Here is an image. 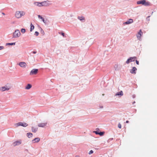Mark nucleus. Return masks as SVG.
I'll use <instances>...</instances> for the list:
<instances>
[{
	"instance_id": "nucleus-9",
	"label": "nucleus",
	"mask_w": 157,
	"mask_h": 157,
	"mask_svg": "<svg viewBox=\"0 0 157 157\" xmlns=\"http://www.w3.org/2000/svg\"><path fill=\"white\" fill-rule=\"evenodd\" d=\"M21 140H17L13 143V145L14 146H16L20 145L21 144Z\"/></svg>"
},
{
	"instance_id": "nucleus-48",
	"label": "nucleus",
	"mask_w": 157,
	"mask_h": 157,
	"mask_svg": "<svg viewBox=\"0 0 157 157\" xmlns=\"http://www.w3.org/2000/svg\"><path fill=\"white\" fill-rule=\"evenodd\" d=\"M150 17V16H148L147 17Z\"/></svg>"
},
{
	"instance_id": "nucleus-35",
	"label": "nucleus",
	"mask_w": 157,
	"mask_h": 157,
	"mask_svg": "<svg viewBox=\"0 0 157 157\" xmlns=\"http://www.w3.org/2000/svg\"><path fill=\"white\" fill-rule=\"evenodd\" d=\"M38 18H39V19H40V18L42 17L40 15H38Z\"/></svg>"
},
{
	"instance_id": "nucleus-15",
	"label": "nucleus",
	"mask_w": 157,
	"mask_h": 157,
	"mask_svg": "<svg viewBox=\"0 0 157 157\" xmlns=\"http://www.w3.org/2000/svg\"><path fill=\"white\" fill-rule=\"evenodd\" d=\"M40 139L39 137L36 138L32 141L33 143H37L40 141Z\"/></svg>"
},
{
	"instance_id": "nucleus-11",
	"label": "nucleus",
	"mask_w": 157,
	"mask_h": 157,
	"mask_svg": "<svg viewBox=\"0 0 157 157\" xmlns=\"http://www.w3.org/2000/svg\"><path fill=\"white\" fill-rule=\"evenodd\" d=\"M133 22V20L132 19H130L124 22V24L128 25Z\"/></svg>"
},
{
	"instance_id": "nucleus-47",
	"label": "nucleus",
	"mask_w": 157,
	"mask_h": 157,
	"mask_svg": "<svg viewBox=\"0 0 157 157\" xmlns=\"http://www.w3.org/2000/svg\"><path fill=\"white\" fill-rule=\"evenodd\" d=\"M26 150L27 151H28V150H27V149H26Z\"/></svg>"
},
{
	"instance_id": "nucleus-31",
	"label": "nucleus",
	"mask_w": 157,
	"mask_h": 157,
	"mask_svg": "<svg viewBox=\"0 0 157 157\" xmlns=\"http://www.w3.org/2000/svg\"><path fill=\"white\" fill-rule=\"evenodd\" d=\"M93 132L97 135H99V132L97 131H94Z\"/></svg>"
},
{
	"instance_id": "nucleus-30",
	"label": "nucleus",
	"mask_w": 157,
	"mask_h": 157,
	"mask_svg": "<svg viewBox=\"0 0 157 157\" xmlns=\"http://www.w3.org/2000/svg\"><path fill=\"white\" fill-rule=\"evenodd\" d=\"M39 33L37 32V31H36L35 32V35L36 36H38L39 35Z\"/></svg>"
},
{
	"instance_id": "nucleus-46",
	"label": "nucleus",
	"mask_w": 157,
	"mask_h": 157,
	"mask_svg": "<svg viewBox=\"0 0 157 157\" xmlns=\"http://www.w3.org/2000/svg\"><path fill=\"white\" fill-rule=\"evenodd\" d=\"M135 103V101H134L133 103V104H134V103Z\"/></svg>"
},
{
	"instance_id": "nucleus-1",
	"label": "nucleus",
	"mask_w": 157,
	"mask_h": 157,
	"mask_svg": "<svg viewBox=\"0 0 157 157\" xmlns=\"http://www.w3.org/2000/svg\"><path fill=\"white\" fill-rule=\"evenodd\" d=\"M25 13L23 11H17L15 13V17L18 19L21 18L25 15Z\"/></svg>"
},
{
	"instance_id": "nucleus-4",
	"label": "nucleus",
	"mask_w": 157,
	"mask_h": 157,
	"mask_svg": "<svg viewBox=\"0 0 157 157\" xmlns=\"http://www.w3.org/2000/svg\"><path fill=\"white\" fill-rule=\"evenodd\" d=\"M11 88V87L8 85H6L4 86L0 87V91L1 92H4L6 91H8Z\"/></svg>"
},
{
	"instance_id": "nucleus-7",
	"label": "nucleus",
	"mask_w": 157,
	"mask_h": 157,
	"mask_svg": "<svg viewBox=\"0 0 157 157\" xmlns=\"http://www.w3.org/2000/svg\"><path fill=\"white\" fill-rule=\"evenodd\" d=\"M143 33L142 32L141 30L140 29L139 31V32H138V33L136 35L137 38L139 40H141V36L142 35H143Z\"/></svg>"
},
{
	"instance_id": "nucleus-17",
	"label": "nucleus",
	"mask_w": 157,
	"mask_h": 157,
	"mask_svg": "<svg viewBox=\"0 0 157 157\" xmlns=\"http://www.w3.org/2000/svg\"><path fill=\"white\" fill-rule=\"evenodd\" d=\"M78 19L82 22H84L85 21V17L83 16H78Z\"/></svg>"
},
{
	"instance_id": "nucleus-41",
	"label": "nucleus",
	"mask_w": 157,
	"mask_h": 157,
	"mask_svg": "<svg viewBox=\"0 0 157 157\" xmlns=\"http://www.w3.org/2000/svg\"><path fill=\"white\" fill-rule=\"evenodd\" d=\"M2 14H3L4 15H5V14L4 13H3V12H2Z\"/></svg>"
},
{
	"instance_id": "nucleus-39",
	"label": "nucleus",
	"mask_w": 157,
	"mask_h": 157,
	"mask_svg": "<svg viewBox=\"0 0 157 157\" xmlns=\"http://www.w3.org/2000/svg\"><path fill=\"white\" fill-rule=\"evenodd\" d=\"M33 54H36V51H33Z\"/></svg>"
},
{
	"instance_id": "nucleus-28",
	"label": "nucleus",
	"mask_w": 157,
	"mask_h": 157,
	"mask_svg": "<svg viewBox=\"0 0 157 157\" xmlns=\"http://www.w3.org/2000/svg\"><path fill=\"white\" fill-rule=\"evenodd\" d=\"M104 132H99V135L100 136H102L104 135Z\"/></svg>"
},
{
	"instance_id": "nucleus-38",
	"label": "nucleus",
	"mask_w": 157,
	"mask_h": 157,
	"mask_svg": "<svg viewBox=\"0 0 157 157\" xmlns=\"http://www.w3.org/2000/svg\"><path fill=\"white\" fill-rule=\"evenodd\" d=\"M99 107H100V108L102 109V108H103V106H99Z\"/></svg>"
},
{
	"instance_id": "nucleus-45",
	"label": "nucleus",
	"mask_w": 157,
	"mask_h": 157,
	"mask_svg": "<svg viewBox=\"0 0 157 157\" xmlns=\"http://www.w3.org/2000/svg\"><path fill=\"white\" fill-rule=\"evenodd\" d=\"M43 18L42 17L41 18H40V19H41V20L43 19Z\"/></svg>"
},
{
	"instance_id": "nucleus-36",
	"label": "nucleus",
	"mask_w": 157,
	"mask_h": 157,
	"mask_svg": "<svg viewBox=\"0 0 157 157\" xmlns=\"http://www.w3.org/2000/svg\"><path fill=\"white\" fill-rule=\"evenodd\" d=\"M42 21L44 23H45L46 22L44 20V18H43V19H42Z\"/></svg>"
},
{
	"instance_id": "nucleus-10",
	"label": "nucleus",
	"mask_w": 157,
	"mask_h": 157,
	"mask_svg": "<svg viewBox=\"0 0 157 157\" xmlns=\"http://www.w3.org/2000/svg\"><path fill=\"white\" fill-rule=\"evenodd\" d=\"M18 65L20 67L22 68H25L26 67V64L25 62H20Z\"/></svg>"
},
{
	"instance_id": "nucleus-27",
	"label": "nucleus",
	"mask_w": 157,
	"mask_h": 157,
	"mask_svg": "<svg viewBox=\"0 0 157 157\" xmlns=\"http://www.w3.org/2000/svg\"><path fill=\"white\" fill-rule=\"evenodd\" d=\"M21 31L22 33H24L25 32V29L22 28L21 29Z\"/></svg>"
},
{
	"instance_id": "nucleus-34",
	"label": "nucleus",
	"mask_w": 157,
	"mask_h": 157,
	"mask_svg": "<svg viewBox=\"0 0 157 157\" xmlns=\"http://www.w3.org/2000/svg\"><path fill=\"white\" fill-rule=\"evenodd\" d=\"M136 64L138 65L139 64V62L137 60H136Z\"/></svg>"
},
{
	"instance_id": "nucleus-32",
	"label": "nucleus",
	"mask_w": 157,
	"mask_h": 157,
	"mask_svg": "<svg viewBox=\"0 0 157 157\" xmlns=\"http://www.w3.org/2000/svg\"><path fill=\"white\" fill-rule=\"evenodd\" d=\"M93 153V151L92 150H91L89 152V155H90V154H92Z\"/></svg>"
},
{
	"instance_id": "nucleus-21",
	"label": "nucleus",
	"mask_w": 157,
	"mask_h": 157,
	"mask_svg": "<svg viewBox=\"0 0 157 157\" xmlns=\"http://www.w3.org/2000/svg\"><path fill=\"white\" fill-rule=\"evenodd\" d=\"M33 135V134L32 133H28L27 134V136L29 138H30Z\"/></svg>"
},
{
	"instance_id": "nucleus-3",
	"label": "nucleus",
	"mask_w": 157,
	"mask_h": 157,
	"mask_svg": "<svg viewBox=\"0 0 157 157\" xmlns=\"http://www.w3.org/2000/svg\"><path fill=\"white\" fill-rule=\"evenodd\" d=\"M21 35V33L20 31L18 29L16 30L13 33V38H17L19 36Z\"/></svg>"
},
{
	"instance_id": "nucleus-22",
	"label": "nucleus",
	"mask_w": 157,
	"mask_h": 157,
	"mask_svg": "<svg viewBox=\"0 0 157 157\" xmlns=\"http://www.w3.org/2000/svg\"><path fill=\"white\" fill-rule=\"evenodd\" d=\"M15 44V43H7L6 44V45H14Z\"/></svg>"
},
{
	"instance_id": "nucleus-29",
	"label": "nucleus",
	"mask_w": 157,
	"mask_h": 157,
	"mask_svg": "<svg viewBox=\"0 0 157 157\" xmlns=\"http://www.w3.org/2000/svg\"><path fill=\"white\" fill-rule=\"evenodd\" d=\"M118 127L120 128H121V124L120 123H119V124H118Z\"/></svg>"
},
{
	"instance_id": "nucleus-14",
	"label": "nucleus",
	"mask_w": 157,
	"mask_h": 157,
	"mask_svg": "<svg viewBox=\"0 0 157 157\" xmlns=\"http://www.w3.org/2000/svg\"><path fill=\"white\" fill-rule=\"evenodd\" d=\"M137 70V68L135 67H133L132 69L131 70L130 72L133 74H136V71Z\"/></svg>"
},
{
	"instance_id": "nucleus-19",
	"label": "nucleus",
	"mask_w": 157,
	"mask_h": 157,
	"mask_svg": "<svg viewBox=\"0 0 157 157\" xmlns=\"http://www.w3.org/2000/svg\"><path fill=\"white\" fill-rule=\"evenodd\" d=\"M32 131L34 132H36L38 130L37 128H34V127H32Z\"/></svg>"
},
{
	"instance_id": "nucleus-6",
	"label": "nucleus",
	"mask_w": 157,
	"mask_h": 157,
	"mask_svg": "<svg viewBox=\"0 0 157 157\" xmlns=\"http://www.w3.org/2000/svg\"><path fill=\"white\" fill-rule=\"evenodd\" d=\"M137 58L135 56L130 57L127 60L126 63L127 64H128L131 62L134 61Z\"/></svg>"
},
{
	"instance_id": "nucleus-8",
	"label": "nucleus",
	"mask_w": 157,
	"mask_h": 157,
	"mask_svg": "<svg viewBox=\"0 0 157 157\" xmlns=\"http://www.w3.org/2000/svg\"><path fill=\"white\" fill-rule=\"evenodd\" d=\"M38 72V69H32L30 73V75H36Z\"/></svg>"
},
{
	"instance_id": "nucleus-23",
	"label": "nucleus",
	"mask_w": 157,
	"mask_h": 157,
	"mask_svg": "<svg viewBox=\"0 0 157 157\" xmlns=\"http://www.w3.org/2000/svg\"><path fill=\"white\" fill-rule=\"evenodd\" d=\"M21 126L24 127H26L28 126V124L25 123L21 122Z\"/></svg>"
},
{
	"instance_id": "nucleus-44",
	"label": "nucleus",
	"mask_w": 157,
	"mask_h": 157,
	"mask_svg": "<svg viewBox=\"0 0 157 157\" xmlns=\"http://www.w3.org/2000/svg\"><path fill=\"white\" fill-rule=\"evenodd\" d=\"M113 139V138H111V139H109V140H112Z\"/></svg>"
},
{
	"instance_id": "nucleus-25",
	"label": "nucleus",
	"mask_w": 157,
	"mask_h": 157,
	"mask_svg": "<svg viewBox=\"0 0 157 157\" xmlns=\"http://www.w3.org/2000/svg\"><path fill=\"white\" fill-rule=\"evenodd\" d=\"M21 122H19V123H17L15 124H14V125H15L16 127H18V126H21Z\"/></svg>"
},
{
	"instance_id": "nucleus-37",
	"label": "nucleus",
	"mask_w": 157,
	"mask_h": 157,
	"mask_svg": "<svg viewBox=\"0 0 157 157\" xmlns=\"http://www.w3.org/2000/svg\"><path fill=\"white\" fill-rule=\"evenodd\" d=\"M61 34L62 36H64V33H61Z\"/></svg>"
},
{
	"instance_id": "nucleus-5",
	"label": "nucleus",
	"mask_w": 157,
	"mask_h": 157,
	"mask_svg": "<svg viewBox=\"0 0 157 157\" xmlns=\"http://www.w3.org/2000/svg\"><path fill=\"white\" fill-rule=\"evenodd\" d=\"M42 6H48L52 5L51 2L48 1L41 2Z\"/></svg>"
},
{
	"instance_id": "nucleus-24",
	"label": "nucleus",
	"mask_w": 157,
	"mask_h": 157,
	"mask_svg": "<svg viewBox=\"0 0 157 157\" xmlns=\"http://www.w3.org/2000/svg\"><path fill=\"white\" fill-rule=\"evenodd\" d=\"M21 122H19V123H17L15 124H14V125H15L16 127H18V126H21Z\"/></svg>"
},
{
	"instance_id": "nucleus-20",
	"label": "nucleus",
	"mask_w": 157,
	"mask_h": 157,
	"mask_svg": "<svg viewBox=\"0 0 157 157\" xmlns=\"http://www.w3.org/2000/svg\"><path fill=\"white\" fill-rule=\"evenodd\" d=\"M30 26H31V27H30V31L31 32H32V30L34 29V26L32 24V23H31Z\"/></svg>"
},
{
	"instance_id": "nucleus-18",
	"label": "nucleus",
	"mask_w": 157,
	"mask_h": 157,
	"mask_svg": "<svg viewBox=\"0 0 157 157\" xmlns=\"http://www.w3.org/2000/svg\"><path fill=\"white\" fill-rule=\"evenodd\" d=\"M32 87L31 85L30 84H28L25 87V89L26 90H29Z\"/></svg>"
},
{
	"instance_id": "nucleus-12",
	"label": "nucleus",
	"mask_w": 157,
	"mask_h": 157,
	"mask_svg": "<svg viewBox=\"0 0 157 157\" xmlns=\"http://www.w3.org/2000/svg\"><path fill=\"white\" fill-rule=\"evenodd\" d=\"M33 4L36 6H37L38 7L42 6L41 2H33Z\"/></svg>"
},
{
	"instance_id": "nucleus-16",
	"label": "nucleus",
	"mask_w": 157,
	"mask_h": 157,
	"mask_svg": "<svg viewBox=\"0 0 157 157\" xmlns=\"http://www.w3.org/2000/svg\"><path fill=\"white\" fill-rule=\"evenodd\" d=\"M123 91H119L116 94H115V96H120V97L123 96Z\"/></svg>"
},
{
	"instance_id": "nucleus-13",
	"label": "nucleus",
	"mask_w": 157,
	"mask_h": 157,
	"mask_svg": "<svg viewBox=\"0 0 157 157\" xmlns=\"http://www.w3.org/2000/svg\"><path fill=\"white\" fill-rule=\"evenodd\" d=\"M47 124V123H39L38 124V126L39 127H44Z\"/></svg>"
},
{
	"instance_id": "nucleus-33",
	"label": "nucleus",
	"mask_w": 157,
	"mask_h": 157,
	"mask_svg": "<svg viewBox=\"0 0 157 157\" xmlns=\"http://www.w3.org/2000/svg\"><path fill=\"white\" fill-rule=\"evenodd\" d=\"M4 48V47L3 46H0V50H1Z\"/></svg>"
},
{
	"instance_id": "nucleus-2",
	"label": "nucleus",
	"mask_w": 157,
	"mask_h": 157,
	"mask_svg": "<svg viewBox=\"0 0 157 157\" xmlns=\"http://www.w3.org/2000/svg\"><path fill=\"white\" fill-rule=\"evenodd\" d=\"M137 4L138 5L142 4L145 6H149L150 3L148 2H146L145 0H141L137 2Z\"/></svg>"
},
{
	"instance_id": "nucleus-42",
	"label": "nucleus",
	"mask_w": 157,
	"mask_h": 157,
	"mask_svg": "<svg viewBox=\"0 0 157 157\" xmlns=\"http://www.w3.org/2000/svg\"><path fill=\"white\" fill-rule=\"evenodd\" d=\"M126 122L127 123H128L129 122V121H127Z\"/></svg>"
},
{
	"instance_id": "nucleus-40",
	"label": "nucleus",
	"mask_w": 157,
	"mask_h": 157,
	"mask_svg": "<svg viewBox=\"0 0 157 157\" xmlns=\"http://www.w3.org/2000/svg\"><path fill=\"white\" fill-rule=\"evenodd\" d=\"M135 97V95H133L132 96V98H134Z\"/></svg>"
},
{
	"instance_id": "nucleus-43",
	"label": "nucleus",
	"mask_w": 157,
	"mask_h": 157,
	"mask_svg": "<svg viewBox=\"0 0 157 157\" xmlns=\"http://www.w3.org/2000/svg\"><path fill=\"white\" fill-rule=\"evenodd\" d=\"M75 157H79V155H76L75 156Z\"/></svg>"
},
{
	"instance_id": "nucleus-26",
	"label": "nucleus",
	"mask_w": 157,
	"mask_h": 157,
	"mask_svg": "<svg viewBox=\"0 0 157 157\" xmlns=\"http://www.w3.org/2000/svg\"><path fill=\"white\" fill-rule=\"evenodd\" d=\"M114 68L116 71H118L119 70V68H118V66L117 65H116L114 66Z\"/></svg>"
}]
</instances>
